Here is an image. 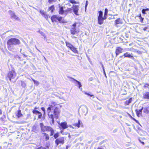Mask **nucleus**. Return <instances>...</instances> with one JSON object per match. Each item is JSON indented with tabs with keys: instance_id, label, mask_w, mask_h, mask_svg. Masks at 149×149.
<instances>
[{
	"instance_id": "1",
	"label": "nucleus",
	"mask_w": 149,
	"mask_h": 149,
	"mask_svg": "<svg viewBox=\"0 0 149 149\" xmlns=\"http://www.w3.org/2000/svg\"><path fill=\"white\" fill-rule=\"evenodd\" d=\"M54 107L52 105H49V107L47 109L48 117L49 118L52 119V124L54 123V118L57 119L60 112V111L59 108L58 107H56L54 109L53 112L52 111L54 109Z\"/></svg>"
},
{
	"instance_id": "2",
	"label": "nucleus",
	"mask_w": 149,
	"mask_h": 149,
	"mask_svg": "<svg viewBox=\"0 0 149 149\" xmlns=\"http://www.w3.org/2000/svg\"><path fill=\"white\" fill-rule=\"evenodd\" d=\"M20 43V41L17 39L15 38H10L7 42L8 48L9 50H11L13 45H19Z\"/></svg>"
},
{
	"instance_id": "3",
	"label": "nucleus",
	"mask_w": 149,
	"mask_h": 149,
	"mask_svg": "<svg viewBox=\"0 0 149 149\" xmlns=\"http://www.w3.org/2000/svg\"><path fill=\"white\" fill-rule=\"evenodd\" d=\"M16 76V74L15 71L12 70L9 71L8 74V77L9 78L10 81H12V79H14Z\"/></svg>"
},
{
	"instance_id": "4",
	"label": "nucleus",
	"mask_w": 149,
	"mask_h": 149,
	"mask_svg": "<svg viewBox=\"0 0 149 149\" xmlns=\"http://www.w3.org/2000/svg\"><path fill=\"white\" fill-rule=\"evenodd\" d=\"M76 23L74 24L71 26L70 32L71 34L74 35L78 34L79 32V31L76 29Z\"/></svg>"
},
{
	"instance_id": "5",
	"label": "nucleus",
	"mask_w": 149,
	"mask_h": 149,
	"mask_svg": "<svg viewBox=\"0 0 149 149\" xmlns=\"http://www.w3.org/2000/svg\"><path fill=\"white\" fill-rule=\"evenodd\" d=\"M80 111L82 114H84L86 116L87 113L88 112V109L87 107L83 105L81 106L80 107Z\"/></svg>"
},
{
	"instance_id": "6",
	"label": "nucleus",
	"mask_w": 149,
	"mask_h": 149,
	"mask_svg": "<svg viewBox=\"0 0 149 149\" xmlns=\"http://www.w3.org/2000/svg\"><path fill=\"white\" fill-rule=\"evenodd\" d=\"M62 17L56 15H54L52 16L51 17V19L52 22H56L57 20L59 22H61Z\"/></svg>"
},
{
	"instance_id": "7",
	"label": "nucleus",
	"mask_w": 149,
	"mask_h": 149,
	"mask_svg": "<svg viewBox=\"0 0 149 149\" xmlns=\"http://www.w3.org/2000/svg\"><path fill=\"white\" fill-rule=\"evenodd\" d=\"M40 126L41 130L43 132L48 131L49 130V128L51 127L50 126H44L42 123H40Z\"/></svg>"
},
{
	"instance_id": "8",
	"label": "nucleus",
	"mask_w": 149,
	"mask_h": 149,
	"mask_svg": "<svg viewBox=\"0 0 149 149\" xmlns=\"http://www.w3.org/2000/svg\"><path fill=\"white\" fill-rule=\"evenodd\" d=\"M55 143L56 144L57 146L59 143L63 144L64 143V138L63 137H60L56 139L55 141Z\"/></svg>"
},
{
	"instance_id": "9",
	"label": "nucleus",
	"mask_w": 149,
	"mask_h": 149,
	"mask_svg": "<svg viewBox=\"0 0 149 149\" xmlns=\"http://www.w3.org/2000/svg\"><path fill=\"white\" fill-rule=\"evenodd\" d=\"M79 6L78 5H73V12L74 14L77 15H78V12L79 10Z\"/></svg>"
},
{
	"instance_id": "10",
	"label": "nucleus",
	"mask_w": 149,
	"mask_h": 149,
	"mask_svg": "<svg viewBox=\"0 0 149 149\" xmlns=\"http://www.w3.org/2000/svg\"><path fill=\"white\" fill-rule=\"evenodd\" d=\"M58 124L63 129H64L68 127L67 123L65 122L59 123Z\"/></svg>"
},
{
	"instance_id": "11",
	"label": "nucleus",
	"mask_w": 149,
	"mask_h": 149,
	"mask_svg": "<svg viewBox=\"0 0 149 149\" xmlns=\"http://www.w3.org/2000/svg\"><path fill=\"white\" fill-rule=\"evenodd\" d=\"M33 113L37 115L38 116V118L40 119L42 118V114L41 112L37 110H33Z\"/></svg>"
},
{
	"instance_id": "12",
	"label": "nucleus",
	"mask_w": 149,
	"mask_h": 149,
	"mask_svg": "<svg viewBox=\"0 0 149 149\" xmlns=\"http://www.w3.org/2000/svg\"><path fill=\"white\" fill-rule=\"evenodd\" d=\"M132 55V53L130 54L128 52H126L124 54L123 56L125 57H128L132 59H133L134 58Z\"/></svg>"
},
{
	"instance_id": "13",
	"label": "nucleus",
	"mask_w": 149,
	"mask_h": 149,
	"mask_svg": "<svg viewBox=\"0 0 149 149\" xmlns=\"http://www.w3.org/2000/svg\"><path fill=\"white\" fill-rule=\"evenodd\" d=\"M123 49L120 47L117 48L116 50V55H118L120 53H121V52Z\"/></svg>"
},
{
	"instance_id": "14",
	"label": "nucleus",
	"mask_w": 149,
	"mask_h": 149,
	"mask_svg": "<svg viewBox=\"0 0 149 149\" xmlns=\"http://www.w3.org/2000/svg\"><path fill=\"white\" fill-rule=\"evenodd\" d=\"M59 13L60 14L62 15L65 12L64 10H63V6H61L60 5H59Z\"/></svg>"
},
{
	"instance_id": "15",
	"label": "nucleus",
	"mask_w": 149,
	"mask_h": 149,
	"mask_svg": "<svg viewBox=\"0 0 149 149\" xmlns=\"http://www.w3.org/2000/svg\"><path fill=\"white\" fill-rule=\"evenodd\" d=\"M103 17H98V22L99 24H102L103 23Z\"/></svg>"
},
{
	"instance_id": "16",
	"label": "nucleus",
	"mask_w": 149,
	"mask_h": 149,
	"mask_svg": "<svg viewBox=\"0 0 149 149\" xmlns=\"http://www.w3.org/2000/svg\"><path fill=\"white\" fill-rule=\"evenodd\" d=\"M143 97L144 98L149 99V92H146L144 93Z\"/></svg>"
},
{
	"instance_id": "17",
	"label": "nucleus",
	"mask_w": 149,
	"mask_h": 149,
	"mask_svg": "<svg viewBox=\"0 0 149 149\" xmlns=\"http://www.w3.org/2000/svg\"><path fill=\"white\" fill-rule=\"evenodd\" d=\"M143 109V107H142L140 109H139V110H138L137 109H136V114L138 116H139V115L141 113Z\"/></svg>"
},
{
	"instance_id": "18",
	"label": "nucleus",
	"mask_w": 149,
	"mask_h": 149,
	"mask_svg": "<svg viewBox=\"0 0 149 149\" xmlns=\"http://www.w3.org/2000/svg\"><path fill=\"white\" fill-rule=\"evenodd\" d=\"M73 125L75 127H79L81 125V121L80 120H79L78 123H75Z\"/></svg>"
},
{
	"instance_id": "19",
	"label": "nucleus",
	"mask_w": 149,
	"mask_h": 149,
	"mask_svg": "<svg viewBox=\"0 0 149 149\" xmlns=\"http://www.w3.org/2000/svg\"><path fill=\"white\" fill-rule=\"evenodd\" d=\"M143 111L144 113H149V107H145L143 109Z\"/></svg>"
},
{
	"instance_id": "20",
	"label": "nucleus",
	"mask_w": 149,
	"mask_h": 149,
	"mask_svg": "<svg viewBox=\"0 0 149 149\" xmlns=\"http://www.w3.org/2000/svg\"><path fill=\"white\" fill-rule=\"evenodd\" d=\"M48 131H50L51 132L50 136H52L54 135V130L51 127L49 128V130Z\"/></svg>"
},
{
	"instance_id": "21",
	"label": "nucleus",
	"mask_w": 149,
	"mask_h": 149,
	"mask_svg": "<svg viewBox=\"0 0 149 149\" xmlns=\"http://www.w3.org/2000/svg\"><path fill=\"white\" fill-rule=\"evenodd\" d=\"M132 98H130V99L129 100H126L125 102V104L128 105L132 101Z\"/></svg>"
},
{
	"instance_id": "22",
	"label": "nucleus",
	"mask_w": 149,
	"mask_h": 149,
	"mask_svg": "<svg viewBox=\"0 0 149 149\" xmlns=\"http://www.w3.org/2000/svg\"><path fill=\"white\" fill-rule=\"evenodd\" d=\"M65 43L67 46L69 47L70 49L73 46L72 45L68 42H66Z\"/></svg>"
},
{
	"instance_id": "23",
	"label": "nucleus",
	"mask_w": 149,
	"mask_h": 149,
	"mask_svg": "<svg viewBox=\"0 0 149 149\" xmlns=\"http://www.w3.org/2000/svg\"><path fill=\"white\" fill-rule=\"evenodd\" d=\"M72 51L75 53H77L78 51L73 46L70 49Z\"/></svg>"
},
{
	"instance_id": "24",
	"label": "nucleus",
	"mask_w": 149,
	"mask_h": 149,
	"mask_svg": "<svg viewBox=\"0 0 149 149\" xmlns=\"http://www.w3.org/2000/svg\"><path fill=\"white\" fill-rule=\"evenodd\" d=\"M73 79L74 81H75L77 83L78 85L79 86V88H80V87H81L82 85H81V84L80 82L78 81L77 80L74 79Z\"/></svg>"
},
{
	"instance_id": "25",
	"label": "nucleus",
	"mask_w": 149,
	"mask_h": 149,
	"mask_svg": "<svg viewBox=\"0 0 149 149\" xmlns=\"http://www.w3.org/2000/svg\"><path fill=\"white\" fill-rule=\"evenodd\" d=\"M49 10H51V12L52 13L53 12L54 10L55 9L54 6L53 5L52 6L49 8Z\"/></svg>"
},
{
	"instance_id": "26",
	"label": "nucleus",
	"mask_w": 149,
	"mask_h": 149,
	"mask_svg": "<svg viewBox=\"0 0 149 149\" xmlns=\"http://www.w3.org/2000/svg\"><path fill=\"white\" fill-rule=\"evenodd\" d=\"M115 23L116 25V26L117 24H118L121 23L120 20V18H118L115 21Z\"/></svg>"
},
{
	"instance_id": "27",
	"label": "nucleus",
	"mask_w": 149,
	"mask_h": 149,
	"mask_svg": "<svg viewBox=\"0 0 149 149\" xmlns=\"http://www.w3.org/2000/svg\"><path fill=\"white\" fill-rule=\"evenodd\" d=\"M21 84L22 86L24 88L26 86V84L25 82L21 81Z\"/></svg>"
},
{
	"instance_id": "28",
	"label": "nucleus",
	"mask_w": 149,
	"mask_h": 149,
	"mask_svg": "<svg viewBox=\"0 0 149 149\" xmlns=\"http://www.w3.org/2000/svg\"><path fill=\"white\" fill-rule=\"evenodd\" d=\"M44 136L45 137V139L46 140H48L49 139V137L47 134L46 133H44Z\"/></svg>"
},
{
	"instance_id": "29",
	"label": "nucleus",
	"mask_w": 149,
	"mask_h": 149,
	"mask_svg": "<svg viewBox=\"0 0 149 149\" xmlns=\"http://www.w3.org/2000/svg\"><path fill=\"white\" fill-rule=\"evenodd\" d=\"M22 114L20 110H19L17 114V116L18 118L22 116Z\"/></svg>"
},
{
	"instance_id": "30",
	"label": "nucleus",
	"mask_w": 149,
	"mask_h": 149,
	"mask_svg": "<svg viewBox=\"0 0 149 149\" xmlns=\"http://www.w3.org/2000/svg\"><path fill=\"white\" fill-rule=\"evenodd\" d=\"M32 80L34 82V84H36L37 86H38L39 84V83L38 81L35 80L33 79H32Z\"/></svg>"
},
{
	"instance_id": "31",
	"label": "nucleus",
	"mask_w": 149,
	"mask_h": 149,
	"mask_svg": "<svg viewBox=\"0 0 149 149\" xmlns=\"http://www.w3.org/2000/svg\"><path fill=\"white\" fill-rule=\"evenodd\" d=\"M99 15L98 16V17H102V15H103V13L102 12V11H99Z\"/></svg>"
},
{
	"instance_id": "32",
	"label": "nucleus",
	"mask_w": 149,
	"mask_h": 149,
	"mask_svg": "<svg viewBox=\"0 0 149 149\" xmlns=\"http://www.w3.org/2000/svg\"><path fill=\"white\" fill-rule=\"evenodd\" d=\"M68 2H70L72 3H78L74 0H71L68 1Z\"/></svg>"
},
{
	"instance_id": "33",
	"label": "nucleus",
	"mask_w": 149,
	"mask_h": 149,
	"mask_svg": "<svg viewBox=\"0 0 149 149\" xmlns=\"http://www.w3.org/2000/svg\"><path fill=\"white\" fill-rule=\"evenodd\" d=\"M38 32L39 33H40L42 36H44V37L45 38H46V36L45 35V34H44V33L42 32V31H38Z\"/></svg>"
},
{
	"instance_id": "34",
	"label": "nucleus",
	"mask_w": 149,
	"mask_h": 149,
	"mask_svg": "<svg viewBox=\"0 0 149 149\" xmlns=\"http://www.w3.org/2000/svg\"><path fill=\"white\" fill-rule=\"evenodd\" d=\"M57 0H48V2L50 4L56 2Z\"/></svg>"
},
{
	"instance_id": "35",
	"label": "nucleus",
	"mask_w": 149,
	"mask_h": 149,
	"mask_svg": "<svg viewBox=\"0 0 149 149\" xmlns=\"http://www.w3.org/2000/svg\"><path fill=\"white\" fill-rule=\"evenodd\" d=\"M12 17L17 20H19V19L15 15L13 16L12 15Z\"/></svg>"
},
{
	"instance_id": "36",
	"label": "nucleus",
	"mask_w": 149,
	"mask_h": 149,
	"mask_svg": "<svg viewBox=\"0 0 149 149\" xmlns=\"http://www.w3.org/2000/svg\"><path fill=\"white\" fill-rule=\"evenodd\" d=\"M84 93L88 96L92 97L93 98L94 97V96L93 95H91L88 93H87L86 92H85Z\"/></svg>"
},
{
	"instance_id": "37",
	"label": "nucleus",
	"mask_w": 149,
	"mask_h": 149,
	"mask_svg": "<svg viewBox=\"0 0 149 149\" xmlns=\"http://www.w3.org/2000/svg\"><path fill=\"white\" fill-rule=\"evenodd\" d=\"M59 136V134L58 133H56L54 134V137L55 139L57 138Z\"/></svg>"
},
{
	"instance_id": "38",
	"label": "nucleus",
	"mask_w": 149,
	"mask_h": 149,
	"mask_svg": "<svg viewBox=\"0 0 149 149\" xmlns=\"http://www.w3.org/2000/svg\"><path fill=\"white\" fill-rule=\"evenodd\" d=\"M71 8H68L66 10H65L64 11L65 13L68 12L69 11H70L71 10Z\"/></svg>"
},
{
	"instance_id": "39",
	"label": "nucleus",
	"mask_w": 149,
	"mask_h": 149,
	"mask_svg": "<svg viewBox=\"0 0 149 149\" xmlns=\"http://www.w3.org/2000/svg\"><path fill=\"white\" fill-rule=\"evenodd\" d=\"M108 12V10L107 8H105V12L104 13V15H107Z\"/></svg>"
},
{
	"instance_id": "40",
	"label": "nucleus",
	"mask_w": 149,
	"mask_h": 149,
	"mask_svg": "<svg viewBox=\"0 0 149 149\" xmlns=\"http://www.w3.org/2000/svg\"><path fill=\"white\" fill-rule=\"evenodd\" d=\"M40 12L41 14L42 15H44L45 14V12L43 11H40Z\"/></svg>"
},
{
	"instance_id": "41",
	"label": "nucleus",
	"mask_w": 149,
	"mask_h": 149,
	"mask_svg": "<svg viewBox=\"0 0 149 149\" xmlns=\"http://www.w3.org/2000/svg\"><path fill=\"white\" fill-rule=\"evenodd\" d=\"M149 86V84H145L144 85V87H148V88H149L148 86Z\"/></svg>"
},
{
	"instance_id": "42",
	"label": "nucleus",
	"mask_w": 149,
	"mask_h": 149,
	"mask_svg": "<svg viewBox=\"0 0 149 149\" xmlns=\"http://www.w3.org/2000/svg\"><path fill=\"white\" fill-rule=\"evenodd\" d=\"M10 14L11 17L12 15L13 16H14V15H15V14L13 13V12L11 11H10Z\"/></svg>"
},
{
	"instance_id": "43",
	"label": "nucleus",
	"mask_w": 149,
	"mask_h": 149,
	"mask_svg": "<svg viewBox=\"0 0 149 149\" xmlns=\"http://www.w3.org/2000/svg\"><path fill=\"white\" fill-rule=\"evenodd\" d=\"M146 10L144 9L142 10V13L143 14H146Z\"/></svg>"
},
{
	"instance_id": "44",
	"label": "nucleus",
	"mask_w": 149,
	"mask_h": 149,
	"mask_svg": "<svg viewBox=\"0 0 149 149\" xmlns=\"http://www.w3.org/2000/svg\"><path fill=\"white\" fill-rule=\"evenodd\" d=\"M44 17L46 19H47L48 18V15L45 14L44 15Z\"/></svg>"
},
{
	"instance_id": "45",
	"label": "nucleus",
	"mask_w": 149,
	"mask_h": 149,
	"mask_svg": "<svg viewBox=\"0 0 149 149\" xmlns=\"http://www.w3.org/2000/svg\"><path fill=\"white\" fill-rule=\"evenodd\" d=\"M41 109L44 112V114H45V108L43 107H42L41 108Z\"/></svg>"
},
{
	"instance_id": "46",
	"label": "nucleus",
	"mask_w": 149,
	"mask_h": 149,
	"mask_svg": "<svg viewBox=\"0 0 149 149\" xmlns=\"http://www.w3.org/2000/svg\"><path fill=\"white\" fill-rule=\"evenodd\" d=\"M66 5H67L68 7H70L71 6V5L69 2L66 3Z\"/></svg>"
},
{
	"instance_id": "47",
	"label": "nucleus",
	"mask_w": 149,
	"mask_h": 149,
	"mask_svg": "<svg viewBox=\"0 0 149 149\" xmlns=\"http://www.w3.org/2000/svg\"><path fill=\"white\" fill-rule=\"evenodd\" d=\"M107 15H104V17H103V19H107Z\"/></svg>"
},
{
	"instance_id": "48",
	"label": "nucleus",
	"mask_w": 149,
	"mask_h": 149,
	"mask_svg": "<svg viewBox=\"0 0 149 149\" xmlns=\"http://www.w3.org/2000/svg\"><path fill=\"white\" fill-rule=\"evenodd\" d=\"M148 29V28L147 27H145L143 28V30L144 31H146V30Z\"/></svg>"
},
{
	"instance_id": "49",
	"label": "nucleus",
	"mask_w": 149,
	"mask_h": 149,
	"mask_svg": "<svg viewBox=\"0 0 149 149\" xmlns=\"http://www.w3.org/2000/svg\"><path fill=\"white\" fill-rule=\"evenodd\" d=\"M87 5H88V1H86V5H85L86 8V7L87 6Z\"/></svg>"
},
{
	"instance_id": "50",
	"label": "nucleus",
	"mask_w": 149,
	"mask_h": 149,
	"mask_svg": "<svg viewBox=\"0 0 149 149\" xmlns=\"http://www.w3.org/2000/svg\"><path fill=\"white\" fill-rule=\"evenodd\" d=\"M36 149H44V148L42 147H41L38 148Z\"/></svg>"
},
{
	"instance_id": "51",
	"label": "nucleus",
	"mask_w": 149,
	"mask_h": 149,
	"mask_svg": "<svg viewBox=\"0 0 149 149\" xmlns=\"http://www.w3.org/2000/svg\"><path fill=\"white\" fill-rule=\"evenodd\" d=\"M93 80L92 78H90L89 79V81H91Z\"/></svg>"
},
{
	"instance_id": "52",
	"label": "nucleus",
	"mask_w": 149,
	"mask_h": 149,
	"mask_svg": "<svg viewBox=\"0 0 149 149\" xmlns=\"http://www.w3.org/2000/svg\"><path fill=\"white\" fill-rule=\"evenodd\" d=\"M50 145L49 144H48L46 145V146L47 148H49V146Z\"/></svg>"
},
{
	"instance_id": "53",
	"label": "nucleus",
	"mask_w": 149,
	"mask_h": 149,
	"mask_svg": "<svg viewBox=\"0 0 149 149\" xmlns=\"http://www.w3.org/2000/svg\"><path fill=\"white\" fill-rule=\"evenodd\" d=\"M79 88L80 89V90L81 91H82V88H81V87H80V88Z\"/></svg>"
},
{
	"instance_id": "54",
	"label": "nucleus",
	"mask_w": 149,
	"mask_h": 149,
	"mask_svg": "<svg viewBox=\"0 0 149 149\" xmlns=\"http://www.w3.org/2000/svg\"><path fill=\"white\" fill-rule=\"evenodd\" d=\"M117 15H118V14H116L115 15H113V16H117Z\"/></svg>"
},
{
	"instance_id": "55",
	"label": "nucleus",
	"mask_w": 149,
	"mask_h": 149,
	"mask_svg": "<svg viewBox=\"0 0 149 149\" xmlns=\"http://www.w3.org/2000/svg\"><path fill=\"white\" fill-rule=\"evenodd\" d=\"M103 71H104V74H105V71H104V68H103Z\"/></svg>"
},
{
	"instance_id": "56",
	"label": "nucleus",
	"mask_w": 149,
	"mask_h": 149,
	"mask_svg": "<svg viewBox=\"0 0 149 149\" xmlns=\"http://www.w3.org/2000/svg\"><path fill=\"white\" fill-rule=\"evenodd\" d=\"M2 114V112L1 110H0V114Z\"/></svg>"
},
{
	"instance_id": "57",
	"label": "nucleus",
	"mask_w": 149,
	"mask_h": 149,
	"mask_svg": "<svg viewBox=\"0 0 149 149\" xmlns=\"http://www.w3.org/2000/svg\"><path fill=\"white\" fill-rule=\"evenodd\" d=\"M109 16H113V15H112L111 14H109Z\"/></svg>"
},
{
	"instance_id": "58",
	"label": "nucleus",
	"mask_w": 149,
	"mask_h": 149,
	"mask_svg": "<svg viewBox=\"0 0 149 149\" xmlns=\"http://www.w3.org/2000/svg\"><path fill=\"white\" fill-rule=\"evenodd\" d=\"M97 149H102V148H97Z\"/></svg>"
},
{
	"instance_id": "59",
	"label": "nucleus",
	"mask_w": 149,
	"mask_h": 149,
	"mask_svg": "<svg viewBox=\"0 0 149 149\" xmlns=\"http://www.w3.org/2000/svg\"><path fill=\"white\" fill-rule=\"evenodd\" d=\"M61 133H62V132H63V130L61 131Z\"/></svg>"
},
{
	"instance_id": "60",
	"label": "nucleus",
	"mask_w": 149,
	"mask_h": 149,
	"mask_svg": "<svg viewBox=\"0 0 149 149\" xmlns=\"http://www.w3.org/2000/svg\"><path fill=\"white\" fill-rule=\"evenodd\" d=\"M109 19H112V18H111V17H109Z\"/></svg>"
},
{
	"instance_id": "61",
	"label": "nucleus",
	"mask_w": 149,
	"mask_h": 149,
	"mask_svg": "<svg viewBox=\"0 0 149 149\" xmlns=\"http://www.w3.org/2000/svg\"><path fill=\"white\" fill-rule=\"evenodd\" d=\"M143 144H144V143L143 142H141Z\"/></svg>"
},
{
	"instance_id": "62",
	"label": "nucleus",
	"mask_w": 149,
	"mask_h": 149,
	"mask_svg": "<svg viewBox=\"0 0 149 149\" xmlns=\"http://www.w3.org/2000/svg\"><path fill=\"white\" fill-rule=\"evenodd\" d=\"M30 114H29V115H28V116H30Z\"/></svg>"
},
{
	"instance_id": "63",
	"label": "nucleus",
	"mask_w": 149,
	"mask_h": 149,
	"mask_svg": "<svg viewBox=\"0 0 149 149\" xmlns=\"http://www.w3.org/2000/svg\"><path fill=\"white\" fill-rule=\"evenodd\" d=\"M113 19H115V17H113Z\"/></svg>"
},
{
	"instance_id": "64",
	"label": "nucleus",
	"mask_w": 149,
	"mask_h": 149,
	"mask_svg": "<svg viewBox=\"0 0 149 149\" xmlns=\"http://www.w3.org/2000/svg\"><path fill=\"white\" fill-rule=\"evenodd\" d=\"M104 75H105V76L106 77V74H104Z\"/></svg>"
}]
</instances>
